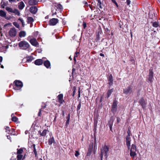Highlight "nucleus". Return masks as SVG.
Returning <instances> with one entry per match:
<instances>
[{"instance_id": "obj_49", "label": "nucleus", "mask_w": 160, "mask_h": 160, "mask_svg": "<svg viewBox=\"0 0 160 160\" xmlns=\"http://www.w3.org/2000/svg\"><path fill=\"white\" fill-rule=\"evenodd\" d=\"M83 26L84 28H85L86 27V25L85 22H83Z\"/></svg>"}, {"instance_id": "obj_21", "label": "nucleus", "mask_w": 160, "mask_h": 160, "mask_svg": "<svg viewBox=\"0 0 160 160\" xmlns=\"http://www.w3.org/2000/svg\"><path fill=\"white\" fill-rule=\"evenodd\" d=\"M26 35V32L24 31H21L19 33V36L20 38L24 37Z\"/></svg>"}, {"instance_id": "obj_64", "label": "nucleus", "mask_w": 160, "mask_h": 160, "mask_svg": "<svg viewBox=\"0 0 160 160\" xmlns=\"http://www.w3.org/2000/svg\"><path fill=\"white\" fill-rule=\"evenodd\" d=\"M56 117H55L54 118V121L56 120Z\"/></svg>"}, {"instance_id": "obj_7", "label": "nucleus", "mask_w": 160, "mask_h": 160, "mask_svg": "<svg viewBox=\"0 0 160 160\" xmlns=\"http://www.w3.org/2000/svg\"><path fill=\"white\" fill-rule=\"evenodd\" d=\"M117 102L115 100L113 101L112 106V111L114 113L116 112L117 107Z\"/></svg>"}, {"instance_id": "obj_4", "label": "nucleus", "mask_w": 160, "mask_h": 160, "mask_svg": "<svg viewBox=\"0 0 160 160\" xmlns=\"http://www.w3.org/2000/svg\"><path fill=\"white\" fill-rule=\"evenodd\" d=\"M15 86L13 88L15 90H20L23 87L22 82L20 80H16L14 82Z\"/></svg>"}, {"instance_id": "obj_1", "label": "nucleus", "mask_w": 160, "mask_h": 160, "mask_svg": "<svg viewBox=\"0 0 160 160\" xmlns=\"http://www.w3.org/2000/svg\"><path fill=\"white\" fill-rule=\"evenodd\" d=\"M126 144L128 150H130V156L133 160L137 159L138 157L136 153L137 149L136 146L134 144H132L131 147L130 142L131 138L129 136L126 137Z\"/></svg>"}, {"instance_id": "obj_41", "label": "nucleus", "mask_w": 160, "mask_h": 160, "mask_svg": "<svg viewBox=\"0 0 160 160\" xmlns=\"http://www.w3.org/2000/svg\"><path fill=\"white\" fill-rule=\"evenodd\" d=\"M112 1L115 4L117 7H118V4L115 0H112Z\"/></svg>"}, {"instance_id": "obj_16", "label": "nucleus", "mask_w": 160, "mask_h": 160, "mask_svg": "<svg viewBox=\"0 0 160 160\" xmlns=\"http://www.w3.org/2000/svg\"><path fill=\"white\" fill-rule=\"evenodd\" d=\"M49 131L48 130L46 129H44L43 131L42 132H41L40 131H39L38 132L39 133L41 136H45L46 135V133H47Z\"/></svg>"}, {"instance_id": "obj_20", "label": "nucleus", "mask_w": 160, "mask_h": 160, "mask_svg": "<svg viewBox=\"0 0 160 160\" xmlns=\"http://www.w3.org/2000/svg\"><path fill=\"white\" fill-rule=\"evenodd\" d=\"M38 2L36 0H29V3L30 5H35L37 4Z\"/></svg>"}, {"instance_id": "obj_17", "label": "nucleus", "mask_w": 160, "mask_h": 160, "mask_svg": "<svg viewBox=\"0 0 160 160\" xmlns=\"http://www.w3.org/2000/svg\"><path fill=\"white\" fill-rule=\"evenodd\" d=\"M44 65L47 68H50V63L48 60H46L44 62Z\"/></svg>"}, {"instance_id": "obj_12", "label": "nucleus", "mask_w": 160, "mask_h": 160, "mask_svg": "<svg viewBox=\"0 0 160 160\" xmlns=\"http://www.w3.org/2000/svg\"><path fill=\"white\" fill-rule=\"evenodd\" d=\"M139 103L141 105L142 108L144 109L146 107V103L143 98H141L139 101Z\"/></svg>"}, {"instance_id": "obj_51", "label": "nucleus", "mask_w": 160, "mask_h": 160, "mask_svg": "<svg viewBox=\"0 0 160 160\" xmlns=\"http://www.w3.org/2000/svg\"><path fill=\"white\" fill-rule=\"evenodd\" d=\"M127 133L128 134V135L127 136H129V137H130V131H127Z\"/></svg>"}, {"instance_id": "obj_62", "label": "nucleus", "mask_w": 160, "mask_h": 160, "mask_svg": "<svg viewBox=\"0 0 160 160\" xmlns=\"http://www.w3.org/2000/svg\"><path fill=\"white\" fill-rule=\"evenodd\" d=\"M62 115L63 116L64 115V113L63 111L62 112Z\"/></svg>"}, {"instance_id": "obj_57", "label": "nucleus", "mask_w": 160, "mask_h": 160, "mask_svg": "<svg viewBox=\"0 0 160 160\" xmlns=\"http://www.w3.org/2000/svg\"><path fill=\"white\" fill-rule=\"evenodd\" d=\"M10 24H9V23H7V24H5L4 26L5 27H6L8 26V25H9Z\"/></svg>"}, {"instance_id": "obj_6", "label": "nucleus", "mask_w": 160, "mask_h": 160, "mask_svg": "<svg viewBox=\"0 0 160 160\" xmlns=\"http://www.w3.org/2000/svg\"><path fill=\"white\" fill-rule=\"evenodd\" d=\"M58 22V19L53 18L50 20L49 23L51 25L54 26L56 25Z\"/></svg>"}, {"instance_id": "obj_36", "label": "nucleus", "mask_w": 160, "mask_h": 160, "mask_svg": "<svg viewBox=\"0 0 160 160\" xmlns=\"http://www.w3.org/2000/svg\"><path fill=\"white\" fill-rule=\"evenodd\" d=\"M13 24L16 28H19V24L17 22H14L13 23Z\"/></svg>"}, {"instance_id": "obj_50", "label": "nucleus", "mask_w": 160, "mask_h": 160, "mask_svg": "<svg viewBox=\"0 0 160 160\" xmlns=\"http://www.w3.org/2000/svg\"><path fill=\"white\" fill-rule=\"evenodd\" d=\"M75 68H73L72 69V74H73L74 72L75 71Z\"/></svg>"}, {"instance_id": "obj_22", "label": "nucleus", "mask_w": 160, "mask_h": 160, "mask_svg": "<svg viewBox=\"0 0 160 160\" xmlns=\"http://www.w3.org/2000/svg\"><path fill=\"white\" fill-rule=\"evenodd\" d=\"M0 16L2 17L6 18V13L5 12L2 10H0Z\"/></svg>"}, {"instance_id": "obj_42", "label": "nucleus", "mask_w": 160, "mask_h": 160, "mask_svg": "<svg viewBox=\"0 0 160 160\" xmlns=\"http://www.w3.org/2000/svg\"><path fill=\"white\" fill-rule=\"evenodd\" d=\"M131 2L130 1V0H127L126 2H127V5L128 6L131 3Z\"/></svg>"}, {"instance_id": "obj_8", "label": "nucleus", "mask_w": 160, "mask_h": 160, "mask_svg": "<svg viewBox=\"0 0 160 160\" xmlns=\"http://www.w3.org/2000/svg\"><path fill=\"white\" fill-rule=\"evenodd\" d=\"M132 89L131 87L129 86L127 88L124 89V93L127 95H129L132 92Z\"/></svg>"}, {"instance_id": "obj_34", "label": "nucleus", "mask_w": 160, "mask_h": 160, "mask_svg": "<svg viewBox=\"0 0 160 160\" xmlns=\"http://www.w3.org/2000/svg\"><path fill=\"white\" fill-rule=\"evenodd\" d=\"M6 132H8V133H9V132L11 131V130L9 128L8 126H6L5 128Z\"/></svg>"}, {"instance_id": "obj_63", "label": "nucleus", "mask_w": 160, "mask_h": 160, "mask_svg": "<svg viewBox=\"0 0 160 160\" xmlns=\"http://www.w3.org/2000/svg\"><path fill=\"white\" fill-rule=\"evenodd\" d=\"M1 68H4L3 66V65H1Z\"/></svg>"}, {"instance_id": "obj_24", "label": "nucleus", "mask_w": 160, "mask_h": 160, "mask_svg": "<svg viewBox=\"0 0 160 160\" xmlns=\"http://www.w3.org/2000/svg\"><path fill=\"white\" fill-rule=\"evenodd\" d=\"M32 146H33V152L34 153L35 157H37L38 155H37V150H36V149L35 148V145L34 144H33Z\"/></svg>"}, {"instance_id": "obj_61", "label": "nucleus", "mask_w": 160, "mask_h": 160, "mask_svg": "<svg viewBox=\"0 0 160 160\" xmlns=\"http://www.w3.org/2000/svg\"><path fill=\"white\" fill-rule=\"evenodd\" d=\"M76 57H74V58H73L74 61H75V62H76Z\"/></svg>"}, {"instance_id": "obj_32", "label": "nucleus", "mask_w": 160, "mask_h": 160, "mask_svg": "<svg viewBox=\"0 0 160 160\" xmlns=\"http://www.w3.org/2000/svg\"><path fill=\"white\" fill-rule=\"evenodd\" d=\"M23 152L22 148H20L19 149H17V154L18 155L22 154Z\"/></svg>"}, {"instance_id": "obj_43", "label": "nucleus", "mask_w": 160, "mask_h": 160, "mask_svg": "<svg viewBox=\"0 0 160 160\" xmlns=\"http://www.w3.org/2000/svg\"><path fill=\"white\" fill-rule=\"evenodd\" d=\"M121 121V119L119 118H117V123H119Z\"/></svg>"}, {"instance_id": "obj_5", "label": "nucleus", "mask_w": 160, "mask_h": 160, "mask_svg": "<svg viewBox=\"0 0 160 160\" xmlns=\"http://www.w3.org/2000/svg\"><path fill=\"white\" fill-rule=\"evenodd\" d=\"M8 33L10 37H14L17 34L16 30L14 28H12L10 29Z\"/></svg>"}, {"instance_id": "obj_53", "label": "nucleus", "mask_w": 160, "mask_h": 160, "mask_svg": "<svg viewBox=\"0 0 160 160\" xmlns=\"http://www.w3.org/2000/svg\"><path fill=\"white\" fill-rule=\"evenodd\" d=\"M75 93V90H74L73 91L72 96H74Z\"/></svg>"}, {"instance_id": "obj_39", "label": "nucleus", "mask_w": 160, "mask_h": 160, "mask_svg": "<svg viewBox=\"0 0 160 160\" xmlns=\"http://www.w3.org/2000/svg\"><path fill=\"white\" fill-rule=\"evenodd\" d=\"M57 8H59L60 9H62V6L60 4H58L57 5Z\"/></svg>"}, {"instance_id": "obj_59", "label": "nucleus", "mask_w": 160, "mask_h": 160, "mask_svg": "<svg viewBox=\"0 0 160 160\" xmlns=\"http://www.w3.org/2000/svg\"><path fill=\"white\" fill-rule=\"evenodd\" d=\"M41 110L40 109V110H39V112L38 113V116H40V114H41Z\"/></svg>"}, {"instance_id": "obj_52", "label": "nucleus", "mask_w": 160, "mask_h": 160, "mask_svg": "<svg viewBox=\"0 0 160 160\" xmlns=\"http://www.w3.org/2000/svg\"><path fill=\"white\" fill-rule=\"evenodd\" d=\"M109 126V127L110 131H111L112 132V126Z\"/></svg>"}, {"instance_id": "obj_23", "label": "nucleus", "mask_w": 160, "mask_h": 160, "mask_svg": "<svg viewBox=\"0 0 160 160\" xmlns=\"http://www.w3.org/2000/svg\"><path fill=\"white\" fill-rule=\"evenodd\" d=\"M54 142L55 141L53 137L51 138L48 140V144L50 145H51L52 143H54Z\"/></svg>"}, {"instance_id": "obj_14", "label": "nucleus", "mask_w": 160, "mask_h": 160, "mask_svg": "<svg viewBox=\"0 0 160 160\" xmlns=\"http://www.w3.org/2000/svg\"><path fill=\"white\" fill-rule=\"evenodd\" d=\"M43 63V61L42 59H38L35 61L34 63L37 65H42Z\"/></svg>"}, {"instance_id": "obj_58", "label": "nucleus", "mask_w": 160, "mask_h": 160, "mask_svg": "<svg viewBox=\"0 0 160 160\" xmlns=\"http://www.w3.org/2000/svg\"><path fill=\"white\" fill-rule=\"evenodd\" d=\"M69 119H68L66 122V124H68L69 123Z\"/></svg>"}, {"instance_id": "obj_48", "label": "nucleus", "mask_w": 160, "mask_h": 160, "mask_svg": "<svg viewBox=\"0 0 160 160\" xmlns=\"http://www.w3.org/2000/svg\"><path fill=\"white\" fill-rule=\"evenodd\" d=\"M7 138L8 139H10V141L11 142V137L7 135Z\"/></svg>"}, {"instance_id": "obj_46", "label": "nucleus", "mask_w": 160, "mask_h": 160, "mask_svg": "<svg viewBox=\"0 0 160 160\" xmlns=\"http://www.w3.org/2000/svg\"><path fill=\"white\" fill-rule=\"evenodd\" d=\"M98 4H99V7L100 8H102V7H101V2L100 1H98Z\"/></svg>"}, {"instance_id": "obj_13", "label": "nucleus", "mask_w": 160, "mask_h": 160, "mask_svg": "<svg viewBox=\"0 0 160 160\" xmlns=\"http://www.w3.org/2000/svg\"><path fill=\"white\" fill-rule=\"evenodd\" d=\"M37 8L35 6H32L30 9V12L33 14L36 13L37 12Z\"/></svg>"}, {"instance_id": "obj_29", "label": "nucleus", "mask_w": 160, "mask_h": 160, "mask_svg": "<svg viewBox=\"0 0 160 160\" xmlns=\"http://www.w3.org/2000/svg\"><path fill=\"white\" fill-rule=\"evenodd\" d=\"M23 155H22L19 154L17 156V160H23L22 158Z\"/></svg>"}, {"instance_id": "obj_40", "label": "nucleus", "mask_w": 160, "mask_h": 160, "mask_svg": "<svg viewBox=\"0 0 160 160\" xmlns=\"http://www.w3.org/2000/svg\"><path fill=\"white\" fill-rule=\"evenodd\" d=\"M79 155V152L77 151H76V152L75 154V156L77 157Z\"/></svg>"}, {"instance_id": "obj_55", "label": "nucleus", "mask_w": 160, "mask_h": 160, "mask_svg": "<svg viewBox=\"0 0 160 160\" xmlns=\"http://www.w3.org/2000/svg\"><path fill=\"white\" fill-rule=\"evenodd\" d=\"M100 55L101 56H102V57H104V54L102 53H101L100 54Z\"/></svg>"}, {"instance_id": "obj_37", "label": "nucleus", "mask_w": 160, "mask_h": 160, "mask_svg": "<svg viewBox=\"0 0 160 160\" xmlns=\"http://www.w3.org/2000/svg\"><path fill=\"white\" fill-rule=\"evenodd\" d=\"M113 123V121L112 120L110 121L108 123V126H112Z\"/></svg>"}, {"instance_id": "obj_9", "label": "nucleus", "mask_w": 160, "mask_h": 160, "mask_svg": "<svg viewBox=\"0 0 160 160\" xmlns=\"http://www.w3.org/2000/svg\"><path fill=\"white\" fill-rule=\"evenodd\" d=\"M30 42L32 45L37 47H38V43L36 39L33 38L30 39Z\"/></svg>"}, {"instance_id": "obj_11", "label": "nucleus", "mask_w": 160, "mask_h": 160, "mask_svg": "<svg viewBox=\"0 0 160 160\" xmlns=\"http://www.w3.org/2000/svg\"><path fill=\"white\" fill-rule=\"evenodd\" d=\"M149 74L148 75V80L150 82H152L153 79V72L151 70H149Z\"/></svg>"}, {"instance_id": "obj_10", "label": "nucleus", "mask_w": 160, "mask_h": 160, "mask_svg": "<svg viewBox=\"0 0 160 160\" xmlns=\"http://www.w3.org/2000/svg\"><path fill=\"white\" fill-rule=\"evenodd\" d=\"M108 84L109 86H112L113 84V77L112 75H109L108 78Z\"/></svg>"}, {"instance_id": "obj_31", "label": "nucleus", "mask_w": 160, "mask_h": 160, "mask_svg": "<svg viewBox=\"0 0 160 160\" xmlns=\"http://www.w3.org/2000/svg\"><path fill=\"white\" fill-rule=\"evenodd\" d=\"M13 13H14L15 14L17 15L18 16L20 15V12H19L17 9H14L13 10Z\"/></svg>"}, {"instance_id": "obj_60", "label": "nucleus", "mask_w": 160, "mask_h": 160, "mask_svg": "<svg viewBox=\"0 0 160 160\" xmlns=\"http://www.w3.org/2000/svg\"><path fill=\"white\" fill-rule=\"evenodd\" d=\"M14 1L15 0H9V1L10 2H14Z\"/></svg>"}, {"instance_id": "obj_2", "label": "nucleus", "mask_w": 160, "mask_h": 160, "mask_svg": "<svg viewBox=\"0 0 160 160\" xmlns=\"http://www.w3.org/2000/svg\"><path fill=\"white\" fill-rule=\"evenodd\" d=\"M109 151L108 148L106 145L102 147L101 150V159L102 160L103 157L104 156L105 158H107L108 156Z\"/></svg>"}, {"instance_id": "obj_45", "label": "nucleus", "mask_w": 160, "mask_h": 160, "mask_svg": "<svg viewBox=\"0 0 160 160\" xmlns=\"http://www.w3.org/2000/svg\"><path fill=\"white\" fill-rule=\"evenodd\" d=\"M78 98H79L80 97V88H79L78 90Z\"/></svg>"}, {"instance_id": "obj_54", "label": "nucleus", "mask_w": 160, "mask_h": 160, "mask_svg": "<svg viewBox=\"0 0 160 160\" xmlns=\"http://www.w3.org/2000/svg\"><path fill=\"white\" fill-rule=\"evenodd\" d=\"M67 120L68 119H69V120H70V115L69 114L68 116L67 117Z\"/></svg>"}, {"instance_id": "obj_56", "label": "nucleus", "mask_w": 160, "mask_h": 160, "mask_svg": "<svg viewBox=\"0 0 160 160\" xmlns=\"http://www.w3.org/2000/svg\"><path fill=\"white\" fill-rule=\"evenodd\" d=\"M38 1L44 2L46 1V0H38Z\"/></svg>"}, {"instance_id": "obj_27", "label": "nucleus", "mask_w": 160, "mask_h": 160, "mask_svg": "<svg viewBox=\"0 0 160 160\" xmlns=\"http://www.w3.org/2000/svg\"><path fill=\"white\" fill-rule=\"evenodd\" d=\"M113 88L111 89L110 90H109L108 91L107 93L108 98L109 97V96H110L111 93H112V92H113Z\"/></svg>"}, {"instance_id": "obj_35", "label": "nucleus", "mask_w": 160, "mask_h": 160, "mask_svg": "<svg viewBox=\"0 0 160 160\" xmlns=\"http://www.w3.org/2000/svg\"><path fill=\"white\" fill-rule=\"evenodd\" d=\"M18 20L20 21L21 22H22V26H24L25 25V23H24V22L22 18H20L18 19Z\"/></svg>"}, {"instance_id": "obj_44", "label": "nucleus", "mask_w": 160, "mask_h": 160, "mask_svg": "<svg viewBox=\"0 0 160 160\" xmlns=\"http://www.w3.org/2000/svg\"><path fill=\"white\" fill-rule=\"evenodd\" d=\"M79 53V52H75V54L74 55V57H77L78 56V54Z\"/></svg>"}, {"instance_id": "obj_28", "label": "nucleus", "mask_w": 160, "mask_h": 160, "mask_svg": "<svg viewBox=\"0 0 160 160\" xmlns=\"http://www.w3.org/2000/svg\"><path fill=\"white\" fill-rule=\"evenodd\" d=\"M152 25L153 27L156 28L158 27L159 26L158 22L156 21L153 22Z\"/></svg>"}, {"instance_id": "obj_38", "label": "nucleus", "mask_w": 160, "mask_h": 160, "mask_svg": "<svg viewBox=\"0 0 160 160\" xmlns=\"http://www.w3.org/2000/svg\"><path fill=\"white\" fill-rule=\"evenodd\" d=\"M81 107V102H80L78 105L77 106V110L78 111L80 109Z\"/></svg>"}, {"instance_id": "obj_25", "label": "nucleus", "mask_w": 160, "mask_h": 160, "mask_svg": "<svg viewBox=\"0 0 160 160\" xmlns=\"http://www.w3.org/2000/svg\"><path fill=\"white\" fill-rule=\"evenodd\" d=\"M11 117H12V121L14 122H16L17 121V120H18V118L14 116L13 114H12L11 115Z\"/></svg>"}, {"instance_id": "obj_15", "label": "nucleus", "mask_w": 160, "mask_h": 160, "mask_svg": "<svg viewBox=\"0 0 160 160\" xmlns=\"http://www.w3.org/2000/svg\"><path fill=\"white\" fill-rule=\"evenodd\" d=\"M8 4V2L6 0H2L1 3V6L2 8H4L5 7L7 6Z\"/></svg>"}, {"instance_id": "obj_19", "label": "nucleus", "mask_w": 160, "mask_h": 160, "mask_svg": "<svg viewBox=\"0 0 160 160\" xmlns=\"http://www.w3.org/2000/svg\"><path fill=\"white\" fill-rule=\"evenodd\" d=\"M63 95L62 94H60L58 96L59 102L60 103H62L63 102Z\"/></svg>"}, {"instance_id": "obj_18", "label": "nucleus", "mask_w": 160, "mask_h": 160, "mask_svg": "<svg viewBox=\"0 0 160 160\" xmlns=\"http://www.w3.org/2000/svg\"><path fill=\"white\" fill-rule=\"evenodd\" d=\"M24 6L25 5L23 2L22 1L18 4V7L19 9L22 10L23 9Z\"/></svg>"}, {"instance_id": "obj_33", "label": "nucleus", "mask_w": 160, "mask_h": 160, "mask_svg": "<svg viewBox=\"0 0 160 160\" xmlns=\"http://www.w3.org/2000/svg\"><path fill=\"white\" fill-rule=\"evenodd\" d=\"M6 9L7 11H8L9 12H13V10L12 8H10L7 7L6 8Z\"/></svg>"}, {"instance_id": "obj_26", "label": "nucleus", "mask_w": 160, "mask_h": 160, "mask_svg": "<svg viewBox=\"0 0 160 160\" xmlns=\"http://www.w3.org/2000/svg\"><path fill=\"white\" fill-rule=\"evenodd\" d=\"M27 20L28 23H32L34 21L33 18L31 17H28Z\"/></svg>"}, {"instance_id": "obj_47", "label": "nucleus", "mask_w": 160, "mask_h": 160, "mask_svg": "<svg viewBox=\"0 0 160 160\" xmlns=\"http://www.w3.org/2000/svg\"><path fill=\"white\" fill-rule=\"evenodd\" d=\"M52 15H53L54 14H56L57 13V12H54L53 10H52Z\"/></svg>"}, {"instance_id": "obj_3", "label": "nucleus", "mask_w": 160, "mask_h": 160, "mask_svg": "<svg viewBox=\"0 0 160 160\" xmlns=\"http://www.w3.org/2000/svg\"><path fill=\"white\" fill-rule=\"evenodd\" d=\"M19 47L20 49L23 50H26L29 47V44L25 41H22L18 44Z\"/></svg>"}, {"instance_id": "obj_30", "label": "nucleus", "mask_w": 160, "mask_h": 160, "mask_svg": "<svg viewBox=\"0 0 160 160\" xmlns=\"http://www.w3.org/2000/svg\"><path fill=\"white\" fill-rule=\"evenodd\" d=\"M33 59V58L32 56H30L27 57V61L28 62H31Z\"/></svg>"}]
</instances>
